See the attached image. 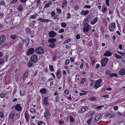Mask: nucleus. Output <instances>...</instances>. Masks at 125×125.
Masks as SVG:
<instances>
[{"instance_id":"1","label":"nucleus","mask_w":125,"mask_h":125,"mask_svg":"<svg viewBox=\"0 0 125 125\" xmlns=\"http://www.w3.org/2000/svg\"><path fill=\"white\" fill-rule=\"evenodd\" d=\"M88 20V19H85L83 22V31L85 32H88L90 28L91 27L90 25L86 22Z\"/></svg>"},{"instance_id":"2","label":"nucleus","mask_w":125,"mask_h":125,"mask_svg":"<svg viewBox=\"0 0 125 125\" xmlns=\"http://www.w3.org/2000/svg\"><path fill=\"white\" fill-rule=\"evenodd\" d=\"M48 42L51 43L49 45V47L53 48L55 47V42H56L55 39L50 38L49 39Z\"/></svg>"},{"instance_id":"3","label":"nucleus","mask_w":125,"mask_h":125,"mask_svg":"<svg viewBox=\"0 0 125 125\" xmlns=\"http://www.w3.org/2000/svg\"><path fill=\"white\" fill-rule=\"evenodd\" d=\"M35 52L39 54H43L44 52V49L42 47L40 46L36 48Z\"/></svg>"},{"instance_id":"4","label":"nucleus","mask_w":125,"mask_h":125,"mask_svg":"<svg viewBox=\"0 0 125 125\" xmlns=\"http://www.w3.org/2000/svg\"><path fill=\"white\" fill-rule=\"evenodd\" d=\"M108 61V59L107 57H105L103 58L101 61V63L102 64V66L104 67Z\"/></svg>"},{"instance_id":"5","label":"nucleus","mask_w":125,"mask_h":125,"mask_svg":"<svg viewBox=\"0 0 125 125\" xmlns=\"http://www.w3.org/2000/svg\"><path fill=\"white\" fill-rule=\"evenodd\" d=\"M45 110V111L44 113V116L46 119H48L50 116L49 109L47 108H46Z\"/></svg>"},{"instance_id":"6","label":"nucleus","mask_w":125,"mask_h":125,"mask_svg":"<svg viewBox=\"0 0 125 125\" xmlns=\"http://www.w3.org/2000/svg\"><path fill=\"white\" fill-rule=\"evenodd\" d=\"M89 108L88 106H85L79 109L78 112V113H81L84 112V111L87 110Z\"/></svg>"},{"instance_id":"7","label":"nucleus","mask_w":125,"mask_h":125,"mask_svg":"<svg viewBox=\"0 0 125 125\" xmlns=\"http://www.w3.org/2000/svg\"><path fill=\"white\" fill-rule=\"evenodd\" d=\"M38 57L35 55H33L31 58V61L36 63L38 60Z\"/></svg>"},{"instance_id":"8","label":"nucleus","mask_w":125,"mask_h":125,"mask_svg":"<svg viewBox=\"0 0 125 125\" xmlns=\"http://www.w3.org/2000/svg\"><path fill=\"white\" fill-rule=\"evenodd\" d=\"M5 37L3 35L1 36L0 38V45H2L4 43L5 41Z\"/></svg>"},{"instance_id":"9","label":"nucleus","mask_w":125,"mask_h":125,"mask_svg":"<svg viewBox=\"0 0 125 125\" xmlns=\"http://www.w3.org/2000/svg\"><path fill=\"white\" fill-rule=\"evenodd\" d=\"M34 49L33 48H31L27 52V55L29 56L30 54H33L34 52Z\"/></svg>"},{"instance_id":"10","label":"nucleus","mask_w":125,"mask_h":125,"mask_svg":"<svg viewBox=\"0 0 125 125\" xmlns=\"http://www.w3.org/2000/svg\"><path fill=\"white\" fill-rule=\"evenodd\" d=\"M22 41V44L23 45L24 44L25 46H27L29 44V39L27 38L26 40L23 39H21Z\"/></svg>"},{"instance_id":"11","label":"nucleus","mask_w":125,"mask_h":125,"mask_svg":"<svg viewBox=\"0 0 125 125\" xmlns=\"http://www.w3.org/2000/svg\"><path fill=\"white\" fill-rule=\"evenodd\" d=\"M102 81V79H100L97 80L95 84V87L97 88H98L100 86V83Z\"/></svg>"},{"instance_id":"12","label":"nucleus","mask_w":125,"mask_h":125,"mask_svg":"<svg viewBox=\"0 0 125 125\" xmlns=\"http://www.w3.org/2000/svg\"><path fill=\"white\" fill-rule=\"evenodd\" d=\"M48 97H44L43 99V104L45 105H49V102L48 101Z\"/></svg>"},{"instance_id":"13","label":"nucleus","mask_w":125,"mask_h":125,"mask_svg":"<svg viewBox=\"0 0 125 125\" xmlns=\"http://www.w3.org/2000/svg\"><path fill=\"white\" fill-rule=\"evenodd\" d=\"M56 34V33L53 31L50 32L49 33V36L51 38L54 37Z\"/></svg>"},{"instance_id":"14","label":"nucleus","mask_w":125,"mask_h":125,"mask_svg":"<svg viewBox=\"0 0 125 125\" xmlns=\"http://www.w3.org/2000/svg\"><path fill=\"white\" fill-rule=\"evenodd\" d=\"M119 74L121 75H123L125 74V70L124 68H122L121 69L119 72Z\"/></svg>"},{"instance_id":"15","label":"nucleus","mask_w":125,"mask_h":125,"mask_svg":"<svg viewBox=\"0 0 125 125\" xmlns=\"http://www.w3.org/2000/svg\"><path fill=\"white\" fill-rule=\"evenodd\" d=\"M15 109L18 111H20L21 110L22 108L19 104H17L15 107Z\"/></svg>"},{"instance_id":"16","label":"nucleus","mask_w":125,"mask_h":125,"mask_svg":"<svg viewBox=\"0 0 125 125\" xmlns=\"http://www.w3.org/2000/svg\"><path fill=\"white\" fill-rule=\"evenodd\" d=\"M25 117L26 119V122L27 123L29 121V118L30 116L28 113H25Z\"/></svg>"},{"instance_id":"17","label":"nucleus","mask_w":125,"mask_h":125,"mask_svg":"<svg viewBox=\"0 0 125 125\" xmlns=\"http://www.w3.org/2000/svg\"><path fill=\"white\" fill-rule=\"evenodd\" d=\"M89 13V11L88 10L86 11L83 10L81 11L80 14L82 15H86L88 14Z\"/></svg>"},{"instance_id":"18","label":"nucleus","mask_w":125,"mask_h":125,"mask_svg":"<svg viewBox=\"0 0 125 125\" xmlns=\"http://www.w3.org/2000/svg\"><path fill=\"white\" fill-rule=\"evenodd\" d=\"M40 20L41 21L43 22H47L50 21V20L49 19H43L42 18H40L38 19V21Z\"/></svg>"},{"instance_id":"19","label":"nucleus","mask_w":125,"mask_h":125,"mask_svg":"<svg viewBox=\"0 0 125 125\" xmlns=\"http://www.w3.org/2000/svg\"><path fill=\"white\" fill-rule=\"evenodd\" d=\"M29 72V71H27L24 73L22 76V78L23 79H24L28 76Z\"/></svg>"},{"instance_id":"20","label":"nucleus","mask_w":125,"mask_h":125,"mask_svg":"<svg viewBox=\"0 0 125 125\" xmlns=\"http://www.w3.org/2000/svg\"><path fill=\"white\" fill-rule=\"evenodd\" d=\"M112 55V54L111 52H110L108 51H107L104 54V56H111Z\"/></svg>"},{"instance_id":"21","label":"nucleus","mask_w":125,"mask_h":125,"mask_svg":"<svg viewBox=\"0 0 125 125\" xmlns=\"http://www.w3.org/2000/svg\"><path fill=\"white\" fill-rule=\"evenodd\" d=\"M101 115H97L94 118V121L97 122L100 119V117Z\"/></svg>"},{"instance_id":"22","label":"nucleus","mask_w":125,"mask_h":125,"mask_svg":"<svg viewBox=\"0 0 125 125\" xmlns=\"http://www.w3.org/2000/svg\"><path fill=\"white\" fill-rule=\"evenodd\" d=\"M40 92L41 93L45 94L47 92V91L46 89L43 88L41 89Z\"/></svg>"},{"instance_id":"23","label":"nucleus","mask_w":125,"mask_h":125,"mask_svg":"<svg viewBox=\"0 0 125 125\" xmlns=\"http://www.w3.org/2000/svg\"><path fill=\"white\" fill-rule=\"evenodd\" d=\"M97 19L96 17L94 18L93 20L91 22V23L93 25L97 21Z\"/></svg>"},{"instance_id":"24","label":"nucleus","mask_w":125,"mask_h":125,"mask_svg":"<svg viewBox=\"0 0 125 125\" xmlns=\"http://www.w3.org/2000/svg\"><path fill=\"white\" fill-rule=\"evenodd\" d=\"M17 9L18 11H21L23 10V6L21 5H20L19 6Z\"/></svg>"},{"instance_id":"25","label":"nucleus","mask_w":125,"mask_h":125,"mask_svg":"<svg viewBox=\"0 0 125 125\" xmlns=\"http://www.w3.org/2000/svg\"><path fill=\"white\" fill-rule=\"evenodd\" d=\"M93 119V117H90V119L87 121V123H88V125H91V122Z\"/></svg>"},{"instance_id":"26","label":"nucleus","mask_w":125,"mask_h":125,"mask_svg":"<svg viewBox=\"0 0 125 125\" xmlns=\"http://www.w3.org/2000/svg\"><path fill=\"white\" fill-rule=\"evenodd\" d=\"M67 1H65L62 4V7L63 8H65L67 5Z\"/></svg>"},{"instance_id":"27","label":"nucleus","mask_w":125,"mask_h":125,"mask_svg":"<svg viewBox=\"0 0 125 125\" xmlns=\"http://www.w3.org/2000/svg\"><path fill=\"white\" fill-rule=\"evenodd\" d=\"M109 76L110 78H112L113 77H117L118 76V75L116 73H112L110 74Z\"/></svg>"},{"instance_id":"28","label":"nucleus","mask_w":125,"mask_h":125,"mask_svg":"<svg viewBox=\"0 0 125 125\" xmlns=\"http://www.w3.org/2000/svg\"><path fill=\"white\" fill-rule=\"evenodd\" d=\"M33 65V63L30 62H29L27 64V65L28 67L30 68L32 67Z\"/></svg>"},{"instance_id":"29","label":"nucleus","mask_w":125,"mask_h":125,"mask_svg":"<svg viewBox=\"0 0 125 125\" xmlns=\"http://www.w3.org/2000/svg\"><path fill=\"white\" fill-rule=\"evenodd\" d=\"M115 55L116 58L118 59H121L122 57V56L118 55L117 54H115Z\"/></svg>"},{"instance_id":"30","label":"nucleus","mask_w":125,"mask_h":125,"mask_svg":"<svg viewBox=\"0 0 125 125\" xmlns=\"http://www.w3.org/2000/svg\"><path fill=\"white\" fill-rule=\"evenodd\" d=\"M69 118L70 119V121L71 122H73L75 120L74 118L72 116H70Z\"/></svg>"},{"instance_id":"31","label":"nucleus","mask_w":125,"mask_h":125,"mask_svg":"<svg viewBox=\"0 0 125 125\" xmlns=\"http://www.w3.org/2000/svg\"><path fill=\"white\" fill-rule=\"evenodd\" d=\"M86 79L85 78H82L81 81L80 83L81 84H83L86 81Z\"/></svg>"},{"instance_id":"32","label":"nucleus","mask_w":125,"mask_h":125,"mask_svg":"<svg viewBox=\"0 0 125 125\" xmlns=\"http://www.w3.org/2000/svg\"><path fill=\"white\" fill-rule=\"evenodd\" d=\"M42 2L40 1V0H37V6H39L41 5Z\"/></svg>"},{"instance_id":"33","label":"nucleus","mask_w":125,"mask_h":125,"mask_svg":"<svg viewBox=\"0 0 125 125\" xmlns=\"http://www.w3.org/2000/svg\"><path fill=\"white\" fill-rule=\"evenodd\" d=\"M51 4V1L49 2L48 3L46 4L44 6V8L49 7L50 6V5Z\"/></svg>"},{"instance_id":"34","label":"nucleus","mask_w":125,"mask_h":125,"mask_svg":"<svg viewBox=\"0 0 125 125\" xmlns=\"http://www.w3.org/2000/svg\"><path fill=\"white\" fill-rule=\"evenodd\" d=\"M49 69L50 71H53L54 70V69L53 68V65H51L49 66Z\"/></svg>"},{"instance_id":"35","label":"nucleus","mask_w":125,"mask_h":125,"mask_svg":"<svg viewBox=\"0 0 125 125\" xmlns=\"http://www.w3.org/2000/svg\"><path fill=\"white\" fill-rule=\"evenodd\" d=\"M61 26H62V27L64 28H65L66 26V24L65 22H62L61 24Z\"/></svg>"},{"instance_id":"36","label":"nucleus","mask_w":125,"mask_h":125,"mask_svg":"<svg viewBox=\"0 0 125 125\" xmlns=\"http://www.w3.org/2000/svg\"><path fill=\"white\" fill-rule=\"evenodd\" d=\"M71 41V39H68L67 40H65L64 41V44H65L70 42Z\"/></svg>"},{"instance_id":"37","label":"nucleus","mask_w":125,"mask_h":125,"mask_svg":"<svg viewBox=\"0 0 125 125\" xmlns=\"http://www.w3.org/2000/svg\"><path fill=\"white\" fill-rule=\"evenodd\" d=\"M26 32L27 34H30L31 33V31L30 29L28 28H26L25 29Z\"/></svg>"},{"instance_id":"38","label":"nucleus","mask_w":125,"mask_h":125,"mask_svg":"<svg viewBox=\"0 0 125 125\" xmlns=\"http://www.w3.org/2000/svg\"><path fill=\"white\" fill-rule=\"evenodd\" d=\"M109 29L110 31H113L114 30V29H113V27H112L111 26H109Z\"/></svg>"},{"instance_id":"39","label":"nucleus","mask_w":125,"mask_h":125,"mask_svg":"<svg viewBox=\"0 0 125 125\" xmlns=\"http://www.w3.org/2000/svg\"><path fill=\"white\" fill-rule=\"evenodd\" d=\"M113 62H110V63L108 65L109 68H112V67L113 66Z\"/></svg>"},{"instance_id":"40","label":"nucleus","mask_w":125,"mask_h":125,"mask_svg":"<svg viewBox=\"0 0 125 125\" xmlns=\"http://www.w3.org/2000/svg\"><path fill=\"white\" fill-rule=\"evenodd\" d=\"M70 62V61L69 60L67 59L66 60L65 62V65H67Z\"/></svg>"},{"instance_id":"41","label":"nucleus","mask_w":125,"mask_h":125,"mask_svg":"<svg viewBox=\"0 0 125 125\" xmlns=\"http://www.w3.org/2000/svg\"><path fill=\"white\" fill-rule=\"evenodd\" d=\"M15 115L14 114H10L9 115V117L10 118H13Z\"/></svg>"},{"instance_id":"42","label":"nucleus","mask_w":125,"mask_h":125,"mask_svg":"<svg viewBox=\"0 0 125 125\" xmlns=\"http://www.w3.org/2000/svg\"><path fill=\"white\" fill-rule=\"evenodd\" d=\"M95 112L94 111H92L91 113L90 114V117H93V116L94 115V114Z\"/></svg>"},{"instance_id":"43","label":"nucleus","mask_w":125,"mask_h":125,"mask_svg":"<svg viewBox=\"0 0 125 125\" xmlns=\"http://www.w3.org/2000/svg\"><path fill=\"white\" fill-rule=\"evenodd\" d=\"M17 37L16 35H10V37L13 39H14Z\"/></svg>"},{"instance_id":"44","label":"nucleus","mask_w":125,"mask_h":125,"mask_svg":"<svg viewBox=\"0 0 125 125\" xmlns=\"http://www.w3.org/2000/svg\"><path fill=\"white\" fill-rule=\"evenodd\" d=\"M84 8H87L90 9L91 8V6L89 5H86L83 6Z\"/></svg>"},{"instance_id":"45","label":"nucleus","mask_w":125,"mask_h":125,"mask_svg":"<svg viewBox=\"0 0 125 125\" xmlns=\"http://www.w3.org/2000/svg\"><path fill=\"white\" fill-rule=\"evenodd\" d=\"M115 22H113L111 24V25L113 29H115Z\"/></svg>"},{"instance_id":"46","label":"nucleus","mask_w":125,"mask_h":125,"mask_svg":"<svg viewBox=\"0 0 125 125\" xmlns=\"http://www.w3.org/2000/svg\"><path fill=\"white\" fill-rule=\"evenodd\" d=\"M0 96L1 98H3L5 97V95L3 93H1L0 94Z\"/></svg>"},{"instance_id":"47","label":"nucleus","mask_w":125,"mask_h":125,"mask_svg":"<svg viewBox=\"0 0 125 125\" xmlns=\"http://www.w3.org/2000/svg\"><path fill=\"white\" fill-rule=\"evenodd\" d=\"M64 31V30L63 29H60L59 31L58 32L59 33H61L62 32H63Z\"/></svg>"},{"instance_id":"48","label":"nucleus","mask_w":125,"mask_h":125,"mask_svg":"<svg viewBox=\"0 0 125 125\" xmlns=\"http://www.w3.org/2000/svg\"><path fill=\"white\" fill-rule=\"evenodd\" d=\"M0 4H1L2 5H5L6 4V3L3 1L1 0L0 2Z\"/></svg>"},{"instance_id":"49","label":"nucleus","mask_w":125,"mask_h":125,"mask_svg":"<svg viewBox=\"0 0 125 125\" xmlns=\"http://www.w3.org/2000/svg\"><path fill=\"white\" fill-rule=\"evenodd\" d=\"M60 70L58 69L57 71V73L56 74V75L57 76H58L60 74Z\"/></svg>"},{"instance_id":"50","label":"nucleus","mask_w":125,"mask_h":125,"mask_svg":"<svg viewBox=\"0 0 125 125\" xmlns=\"http://www.w3.org/2000/svg\"><path fill=\"white\" fill-rule=\"evenodd\" d=\"M67 19H70L71 18V14L69 12L67 14Z\"/></svg>"},{"instance_id":"51","label":"nucleus","mask_w":125,"mask_h":125,"mask_svg":"<svg viewBox=\"0 0 125 125\" xmlns=\"http://www.w3.org/2000/svg\"><path fill=\"white\" fill-rule=\"evenodd\" d=\"M74 8L75 10H78L79 9V7L78 5H76L74 7Z\"/></svg>"},{"instance_id":"52","label":"nucleus","mask_w":125,"mask_h":125,"mask_svg":"<svg viewBox=\"0 0 125 125\" xmlns=\"http://www.w3.org/2000/svg\"><path fill=\"white\" fill-rule=\"evenodd\" d=\"M20 94L21 96H23L25 94V92L22 91H21L20 92Z\"/></svg>"},{"instance_id":"53","label":"nucleus","mask_w":125,"mask_h":125,"mask_svg":"<svg viewBox=\"0 0 125 125\" xmlns=\"http://www.w3.org/2000/svg\"><path fill=\"white\" fill-rule=\"evenodd\" d=\"M106 10H107L106 7H104V8L103 10L102 11V12L103 13H105L106 12Z\"/></svg>"},{"instance_id":"54","label":"nucleus","mask_w":125,"mask_h":125,"mask_svg":"<svg viewBox=\"0 0 125 125\" xmlns=\"http://www.w3.org/2000/svg\"><path fill=\"white\" fill-rule=\"evenodd\" d=\"M4 62V60L2 58H0V64L3 63Z\"/></svg>"},{"instance_id":"55","label":"nucleus","mask_w":125,"mask_h":125,"mask_svg":"<svg viewBox=\"0 0 125 125\" xmlns=\"http://www.w3.org/2000/svg\"><path fill=\"white\" fill-rule=\"evenodd\" d=\"M70 60L71 62H73L74 61V58L71 57L70 58Z\"/></svg>"},{"instance_id":"56","label":"nucleus","mask_w":125,"mask_h":125,"mask_svg":"<svg viewBox=\"0 0 125 125\" xmlns=\"http://www.w3.org/2000/svg\"><path fill=\"white\" fill-rule=\"evenodd\" d=\"M55 15V12L53 11H52V12L51 13V16L52 17H53Z\"/></svg>"},{"instance_id":"57","label":"nucleus","mask_w":125,"mask_h":125,"mask_svg":"<svg viewBox=\"0 0 125 125\" xmlns=\"http://www.w3.org/2000/svg\"><path fill=\"white\" fill-rule=\"evenodd\" d=\"M57 12L59 13V14H60L61 12V10L59 9H57Z\"/></svg>"},{"instance_id":"58","label":"nucleus","mask_w":125,"mask_h":125,"mask_svg":"<svg viewBox=\"0 0 125 125\" xmlns=\"http://www.w3.org/2000/svg\"><path fill=\"white\" fill-rule=\"evenodd\" d=\"M59 97L58 96H57L55 98V101L56 102H59L58 100Z\"/></svg>"},{"instance_id":"59","label":"nucleus","mask_w":125,"mask_h":125,"mask_svg":"<svg viewBox=\"0 0 125 125\" xmlns=\"http://www.w3.org/2000/svg\"><path fill=\"white\" fill-rule=\"evenodd\" d=\"M96 97L95 96H94L90 98V100L91 101H93L95 100L96 99Z\"/></svg>"},{"instance_id":"60","label":"nucleus","mask_w":125,"mask_h":125,"mask_svg":"<svg viewBox=\"0 0 125 125\" xmlns=\"http://www.w3.org/2000/svg\"><path fill=\"white\" fill-rule=\"evenodd\" d=\"M59 123L60 125L62 124H64V121H61L59 120Z\"/></svg>"},{"instance_id":"61","label":"nucleus","mask_w":125,"mask_h":125,"mask_svg":"<svg viewBox=\"0 0 125 125\" xmlns=\"http://www.w3.org/2000/svg\"><path fill=\"white\" fill-rule=\"evenodd\" d=\"M104 105L98 106L96 107V108L97 109H100L102 107H104Z\"/></svg>"},{"instance_id":"62","label":"nucleus","mask_w":125,"mask_h":125,"mask_svg":"<svg viewBox=\"0 0 125 125\" xmlns=\"http://www.w3.org/2000/svg\"><path fill=\"white\" fill-rule=\"evenodd\" d=\"M80 36L79 34H78L76 35V38L77 39H79L80 38Z\"/></svg>"},{"instance_id":"63","label":"nucleus","mask_w":125,"mask_h":125,"mask_svg":"<svg viewBox=\"0 0 125 125\" xmlns=\"http://www.w3.org/2000/svg\"><path fill=\"white\" fill-rule=\"evenodd\" d=\"M109 0H106V5L108 6L109 5Z\"/></svg>"},{"instance_id":"64","label":"nucleus","mask_w":125,"mask_h":125,"mask_svg":"<svg viewBox=\"0 0 125 125\" xmlns=\"http://www.w3.org/2000/svg\"><path fill=\"white\" fill-rule=\"evenodd\" d=\"M36 18L35 15H32L31 16V18L32 19H35Z\"/></svg>"}]
</instances>
